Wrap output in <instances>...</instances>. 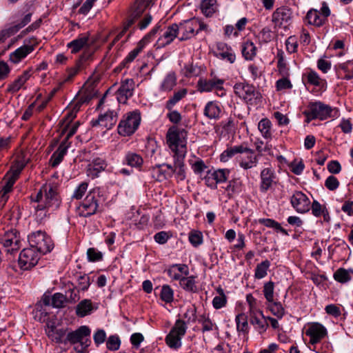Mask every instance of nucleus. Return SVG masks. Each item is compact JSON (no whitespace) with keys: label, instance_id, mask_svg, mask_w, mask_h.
<instances>
[{"label":"nucleus","instance_id":"obj_1","mask_svg":"<svg viewBox=\"0 0 353 353\" xmlns=\"http://www.w3.org/2000/svg\"><path fill=\"white\" fill-rule=\"evenodd\" d=\"M236 154H243L239 158V165L242 168L248 170L256 166L257 156L255 155L253 150L248 148L245 144L230 147L224 150L220 156V159L222 162H226Z\"/></svg>","mask_w":353,"mask_h":353},{"label":"nucleus","instance_id":"obj_2","mask_svg":"<svg viewBox=\"0 0 353 353\" xmlns=\"http://www.w3.org/2000/svg\"><path fill=\"white\" fill-rule=\"evenodd\" d=\"M187 131L179 128L177 126L170 127L166 134L167 143L170 148L174 152V157L179 156V152L183 150L186 154Z\"/></svg>","mask_w":353,"mask_h":353},{"label":"nucleus","instance_id":"obj_3","mask_svg":"<svg viewBox=\"0 0 353 353\" xmlns=\"http://www.w3.org/2000/svg\"><path fill=\"white\" fill-rule=\"evenodd\" d=\"M337 112L336 109H333L328 105L321 101H316L310 103L307 110H305L303 114L307 118L306 121L309 123L316 119L325 120L327 118L334 117L336 116Z\"/></svg>","mask_w":353,"mask_h":353},{"label":"nucleus","instance_id":"obj_4","mask_svg":"<svg viewBox=\"0 0 353 353\" xmlns=\"http://www.w3.org/2000/svg\"><path fill=\"white\" fill-rule=\"evenodd\" d=\"M141 123L140 113L137 111L130 112L123 115L120 121L117 130L123 137L133 134L138 129Z\"/></svg>","mask_w":353,"mask_h":353},{"label":"nucleus","instance_id":"obj_5","mask_svg":"<svg viewBox=\"0 0 353 353\" xmlns=\"http://www.w3.org/2000/svg\"><path fill=\"white\" fill-rule=\"evenodd\" d=\"M30 247L35 249L41 254L50 252L53 248L52 241L45 232L39 230L28 235Z\"/></svg>","mask_w":353,"mask_h":353},{"label":"nucleus","instance_id":"obj_6","mask_svg":"<svg viewBox=\"0 0 353 353\" xmlns=\"http://www.w3.org/2000/svg\"><path fill=\"white\" fill-rule=\"evenodd\" d=\"M44 191L43 203L37 204V210H43L46 208L52 210L57 209L61 203L60 197L57 192V185L55 183H46L42 186Z\"/></svg>","mask_w":353,"mask_h":353},{"label":"nucleus","instance_id":"obj_7","mask_svg":"<svg viewBox=\"0 0 353 353\" xmlns=\"http://www.w3.org/2000/svg\"><path fill=\"white\" fill-rule=\"evenodd\" d=\"M91 330L88 326H80L76 330L67 334L64 343L66 344L68 342L71 344L80 343L81 349L79 350V352H83L90 345V343L88 339H85L84 341V338L89 336Z\"/></svg>","mask_w":353,"mask_h":353},{"label":"nucleus","instance_id":"obj_8","mask_svg":"<svg viewBox=\"0 0 353 353\" xmlns=\"http://www.w3.org/2000/svg\"><path fill=\"white\" fill-rule=\"evenodd\" d=\"M160 28L161 25L158 23L148 34H146L138 43L137 46L133 50L130 52L127 57L123 59L121 62V66L127 67L128 63L132 62L137 55L142 51L145 45L150 43L152 39L157 34Z\"/></svg>","mask_w":353,"mask_h":353},{"label":"nucleus","instance_id":"obj_9","mask_svg":"<svg viewBox=\"0 0 353 353\" xmlns=\"http://www.w3.org/2000/svg\"><path fill=\"white\" fill-rule=\"evenodd\" d=\"M101 200L99 191L94 190L90 192L81 205V215L88 217L97 213L99 209Z\"/></svg>","mask_w":353,"mask_h":353},{"label":"nucleus","instance_id":"obj_10","mask_svg":"<svg viewBox=\"0 0 353 353\" xmlns=\"http://www.w3.org/2000/svg\"><path fill=\"white\" fill-rule=\"evenodd\" d=\"M42 254L31 247L24 248L19 256V265L23 270H28L34 267Z\"/></svg>","mask_w":353,"mask_h":353},{"label":"nucleus","instance_id":"obj_11","mask_svg":"<svg viewBox=\"0 0 353 353\" xmlns=\"http://www.w3.org/2000/svg\"><path fill=\"white\" fill-rule=\"evenodd\" d=\"M0 243L8 248L6 251L10 254L17 251L21 246V237L16 230L5 232L0 237Z\"/></svg>","mask_w":353,"mask_h":353},{"label":"nucleus","instance_id":"obj_12","mask_svg":"<svg viewBox=\"0 0 353 353\" xmlns=\"http://www.w3.org/2000/svg\"><path fill=\"white\" fill-rule=\"evenodd\" d=\"M25 44L20 48H18L13 52L10 54V60L14 63H17L21 59L26 57L34 50L37 45V39L31 37L29 39L25 40Z\"/></svg>","mask_w":353,"mask_h":353},{"label":"nucleus","instance_id":"obj_13","mask_svg":"<svg viewBox=\"0 0 353 353\" xmlns=\"http://www.w3.org/2000/svg\"><path fill=\"white\" fill-rule=\"evenodd\" d=\"M292 19V10L284 6L277 8L272 16V21L276 26L284 28L290 24Z\"/></svg>","mask_w":353,"mask_h":353},{"label":"nucleus","instance_id":"obj_14","mask_svg":"<svg viewBox=\"0 0 353 353\" xmlns=\"http://www.w3.org/2000/svg\"><path fill=\"white\" fill-rule=\"evenodd\" d=\"M292 207L299 213H305L310 209V201L309 198L301 191L295 192L290 199Z\"/></svg>","mask_w":353,"mask_h":353},{"label":"nucleus","instance_id":"obj_15","mask_svg":"<svg viewBox=\"0 0 353 353\" xmlns=\"http://www.w3.org/2000/svg\"><path fill=\"white\" fill-rule=\"evenodd\" d=\"M134 81L132 79H126L117 91V98L120 103H126L129 98L133 95Z\"/></svg>","mask_w":353,"mask_h":353},{"label":"nucleus","instance_id":"obj_16","mask_svg":"<svg viewBox=\"0 0 353 353\" xmlns=\"http://www.w3.org/2000/svg\"><path fill=\"white\" fill-rule=\"evenodd\" d=\"M305 334L310 337V343L312 345L319 343L327 335L326 328L319 323H312L305 332Z\"/></svg>","mask_w":353,"mask_h":353},{"label":"nucleus","instance_id":"obj_17","mask_svg":"<svg viewBox=\"0 0 353 353\" xmlns=\"http://www.w3.org/2000/svg\"><path fill=\"white\" fill-rule=\"evenodd\" d=\"M117 121V112L109 110L104 114L99 115L97 119L92 120L90 123L92 127L101 125L110 130L116 124Z\"/></svg>","mask_w":353,"mask_h":353},{"label":"nucleus","instance_id":"obj_18","mask_svg":"<svg viewBox=\"0 0 353 353\" xmlns=\"http://www.w3.org/2000/svg\"><path fill=\"white\" fill-rule=\"evenodd\" d=\"M198 25L199 24L196 22L195 18L184 21L178 24L179 31L182 32V35L179 38V40L185 41L196 35V28Z\"/></svg>","mask_w":353,"mask_h":353},{"label":"nucleus","instance_id":"obj_19","mask_svg":"<svg viewBox=\"0 0 353 353\" xmlns=\"http://www.w3.org/2000/svg\"><path fill=\"white\" fill-rule=\"evenodd\" d=\"M224 80L216 77L207 79H200L197 82L198 90L200 92H211L213 90H223Z\"/></svg>","mask_w":353,"mask_h":353},{"label":"nucleus","instance_id":"obj_20","mask_svg":"<svg viewBox=\"0 0 353 353\" xmlns=\"http://www.w3.org/2000/svg\"><path fill=\"white\" fill-rule=\"evenodd\" d=\"M179 32V28L178 24L172 23L171 26H169L163 35L159 38L157 41L158 45L161 47H164L171 43L177 37Z\"/></svg>","mask_w":353,"mask_h":353},{"label":"nucleus","instance_id":"obj_21","mask_svg":"<svg viewBox=\"0 0 353 353\" xmlns=\"http://www.w3.org/2000/svg\"><path fill=\"white\" fill-rule=\"evenodd\" d=\"M107 163L101 158H96L87 166L86 173L89 177L94 179L99 176V174L105 170Z\"/></svg>","mask_w":353,"mask_h":353},{"label":"nucleus","instance_id":"obj_22","mask_svg":"<svg viewBox=\"0 0 353 353\" xmlns=\"http://www.w3.org/2000/svg\"><path fill=\"white\" fill-rule=\"evenodd\" d=\"M67 329L58 328L54 325H47L46 333L48 338L57 343H64Z\"/></svg>","mask_w":353,"mask_h":353},{"label":"nucleus","instance_id":"obj_23","mask_svg":"<svg viewBox=\"0 0 353 353\" xmlns=\"http://www.w3.org/2000/svg\"><path fill=\"white\" fill-rule=\"evenodd\" d=\"M230 173V171L228 169H218L212 173L209 172L208 176L205 178L206 185L212 188V185L210 181L212 179L215 181V184L225 182Z\"/></svg>","mask_w":353,"mask_h":353},{"label":"nucleus","instance_id":"obj_24","mask_svg":"<svg viewBox=\"0 0 353 353\" xmlns=\"http://www.w3.org/2000/svg\"><path fill=\"white\" fill-rule=\"evenodd\" d=\"M260 190L261 192H266L272 186L275 174L270 168H265L261 172Z\"/></svg>","mask_w":353,"mask_h":353},{"label":"nucleus","instance_id":"obj_25","mask_svg":"<svg viewBox=\"0 0 353 353\" xmlns=\"http://www.w3.org/2000/svg\"><path fill=\"white\" fill-rule=\"evenodd\" d=\"M222 110L219 103L216 101H209L206 103L203 114L209 119L217 120L220 118Z\"/></svg>","mask_w":353,"mask_h":353},{"label":"nucleus","instance_id":"obj_26","mask_svg":"<svg viewBox=\"0 0 353 353\" xmlns=\"http://www.w3.org/2000/svg\"><path fill=\"white\" fill-rule=\"evenodd\" d=\"M216 48L219 51V57L229 61L230 63H234L236 55L231 46L224 42H218Z\"/></svg>","mask_w":353,"mask_h":353},{"label":"nucleus","instance_id":"obj_27","mask_svg":"<svg viewBox=\"0 0 353 353\" xmlns=\"http://www.w3.org/2000/svg\"><path fill=\"white\" fill-rule=\"evenodd\" d=\"M30 76L31 70H25L21 75L8 85L7 92L10 93L18 92L30 79Z\"/></svg>","mask_w":353,"mask_h":353},{"label":"nucleus","instance_id":"obj_28","mask_svg":"<svg viewBox=\"0 0 353 353\" xmlns=\"http://www.w3.org/2000/svg\"><path fill=\"white\" fill-rule=\"evenodd\" d=\"M88 34H81L74 40L67 44V48L71 50V53L75 54L79 52L84 47L88 46Z\"/></svg>","mask_w":353,"mask_h":353},{"label":"nucleus","instance_id":"obj_29","mask_svg":"<svg viewBox=\"0 0 353 353\" xmlns=\"http://www.w3.org/2000/svg\"><path fill=\"white\" fill-rule=\"evenodd\" d=\"M93 310L94 307L91 300L83 299L77 305L75 313L79 317H84L90 315Z\"/></svg>","mask_w":353,"mask_h":353},{"label":"nucleus","instance_id":"obj_30","mask_svg":"<svg viewBox=\"0 0 353 353\" xmlns=\"http://www.w3.org/2000/svg\"><path fill=\"white\" fill-rule=\"evenodd\" d=\"M256 51L257 48L252 41L247 40L242 43L241 53L245 59L249 61L254 59L256 55Z\"/></svg>","mask_w":353,"mask_h":353},{"label":"nucleus","instance_id":"obj_31","mask_svg":"<svg viewBox=\"0 0 353 353\" xmlns=\"http://www.w3.org/2000/svg\"><path fill=\"white\" fill-rule=\"evenodd\" d=\"M31 17L32 13L28 12L23 17L20 22L17 23L13 26H11L8 28L4 29L6 32V34H8V37H10V36L14 34L20 29H21L22 28L26 26L28 23H30L31 21Z\"/></svg>","mask_w":353,"mask_h":353},{"label":"nucleus","instance_id":"obj_32","mask_svg":"<svg viewBox=\"0 0 353 353\" xmlns=\"http://www.w3.org/2000/svg\"><path fill=\"white\" fill-rule=\"evenodd\" d=\"M176 74L174 72H170L163 80L160 90L164 92L171 91L176 85Z\"/></svg>","mask_w":353,"mask_h":353},{"label":"nucleus","instance_id":"obj_33","mask_svg":"<svg viewBox=\"0 0 353 353\" xmlns=\"http://www.w3.org/2000/svg\"><path fill=\"white\" fill-rule=\"evenodd\" d=\"M123 163L136 168H140L143 163V159L141 155L128 152L124 158Z\"/></svg>","mask_w":353,"mask_h":353},{"label":"nucleus","instance_id":"obj_34","mask_svg":"<svg viewBox=\"0 0 353 353\" xmlns=\"http://www.w3.org/2000/svg\"><path fill=\"white\" fill-rule=\"evenodd\" d=\"M196 277L194 276H185L181 279L180 286L186 292L191 293H196L199 288L196 284Z\"/></svg>","mask_w":353,"mask_h":353},{"label":"nucleus","instance_id":"obj_35","mask_svg":"<svg viewBox=\"0 0 353 353\" xmlns=\"http://www.w3.org/2000/svg\"><path fill=\"white\" fill-rule=\"evenodd\" d=\"M185 155H184V152L183 150L179 152V155L174 157V167L175 169H178L176 172V175L181 181H183L185 179V172L184 169V158Z\"/></svg>","mask_w":353,"mask_h":353},{"label":"nucleus","instance_id":"obj_36","mask_svg":"<svg viewBox=\"0 0 353 353\" xmlns=\"http://www.w3.org/2000/svg\"><path fill=\"white\" fill-rule=\"evenodd\" d=\"M306 19L310 24L317 27H320L325 23V21L322 19L319 11L316 9H311L307 12Z\"/></svg>","mask_w":353,"mask_h":353},{"label":"nucleus","instance_id":"obj_37","mask_svg":"<svg viewBox=\"0 0 353 353\" xmlns=\"http://www.w3.org/2000/svg\"><path fill=\"white\" fill-rule=\"evenodd\" d=\"M152 174L153 178L157 181H163L170 178V174L165 168V163L156 165L152 168Z\"/></svg>","mask_w":353,"mask_h":353},{"label":"nucleus","instance_id":"obj_38","mask_svg":"<svg viewBox=\"0 0 353 353\" xmlns=\"http://www.w3.org/2000/svg\"><path fill=\"white\" fill-rule=\"evenodd\" d=\"M66 153V147L64 145V144L62 145H59L57 150L52 154L50 157L51 166L55 168L59 165Z\"/></svg>","mask_w":353,"mask_h":353},{"label":"nucleus","instance_id":"obj_39","mask_svg":"<svg viewBox=\"0 0 353 353\" xmlns=\"http://www.w3.org/2000/svg\"><path fill=\"white\" fill-rule=\"evenodd\" d=\"M201 9L206 17H211L217 10L216 0H203Z\"/></svg>","mask_w":353,"mask_h":353},{"label":"nucleus","instance_id":"obj_40","mask_svg":"<svg viewBox=\"0 0 353 353\" xmlns=\"http://www.w3.org/2000/svg\"><path fill=\"white\" fill-rule=\"evenodd\" d=\"M187 92V90L185 88L174 92L173 96L167 101L165 105L166 109L171 110L176 103L185 97Z\"/></svg>","mask_w":353,"mask_h":353},{"label":"nucleus","instance_id":"obj_41","mask_svg":"<svg viewBox=\"0 0 353 353\" xmlns=\"http://www.w3.org/2000/svg\"><path fill=\"white\" fill-rule=\"evenodd\" d=\"M181 336L175 334L174 331H170L165 337L166 344L171 348L178 349L181 346Z\"/></svg>","mask_w":353,"mask_h":353},{"label":"nucleus","instance_id":"obj_42","mask_svg":"<svg viewBox=\"0 0 353 353\" xmlns=\"http://www.w3.org/2000/svg\"><path fill=\"white\" fill-rule=\"evenodd\" d=\"M271 126L272 123L268 119H263L259 121L258 128L264 138H272Z\"/></svg>","mask_w":353,"mask_h":353},{"label":"nucleus","instance_id":"obj_43","mask_svg":"<svg viewBox=\"0 0 353 353\" xmlns=\"http://www.w3.org/2000/svg\"><path fill=\"white\" fill-rule=\"evenodd\" d=\"M270 266V262L268 260H265L257 264L254 272L255 278L257 279H261L264 278L268 274V270Z\"/></svg>","mask_w":353,"mask_h":353},{"label":"nucleus","instance_id":"obj_44","mask_svg":"<svg viewBox=\"0 0 353 353\" xmlns=\"http://www.w3.org/2000/svg\"><path fill=\"white\" fill-rule=\"evenodd\" d=\"M350 272L353 273V270H347L343 268H339L334 273V279L341 283H345L351 280V276Z\"/></svg>","mask_w":353,"mask_h":353},{"label":"nucleus","instance_id":"obj_45","mask_svg":"<svg viewBox=\"0 0 353 353\" xmlns=\"http://www.w3.org/2000/svg\"><path fill=\"white\" fill-rule=\"evenodd\" d=\"M219 296H215L212 301L213 307L215 309H220L225 305L227 300L223 290L219 287L216 289Z\"/></svg>","mask_w":353,"mask_h":353},{"label":"nucleus","instance_id":"obj_46","mask_svg":"<svg viewBox=\"0 0 353 353\" xmlns=\"http://www.w3.org/2000/svg\"><path fill=\"white\" fill-rule=\"evenodd\" d=\"M351 65H353V61H347L345 63L336 65L335 68L336 70H338V69H341L345 73L344 77L345 79L350 80L353 79V67L350 68Z\"/></svg>","mask_w":353,"mask_h":353},{"label":"nucleus","instance_id":"obj_47","mask_svg":"<svg viewBox=\"0 0 353 353\" xmlns=\"http://www.w3.org/2000/svg\"><path fill=\"white\" fill-rule=\"evenodd\" d=\"M268 308L271 311L273 315L276 316L279 319H281L285 314L284 307L282 306L280 302H268Z\"/></svg>","mask_w":353,"mask_h":353},{"label":"nucleus","instance_id":"obj_48","mask_svg":"<svg viewBox=\"0 0 353 353\" xmlns=\"http://www.w3.org/2000/svg\"><path fill=\"white\" fill-rule=\"evenodd\" d=\"M188 239L194 247H198L203 243V234L199 230H192L189 233Z\"/></svg>","mask_w":353,"mask_h":353},{"label":"nucleus","instance_id":"obj_49","mask_svg":"<svg viewBox=\"0 0 353 353\" xmlns=\"http://www.w3.org/2000/svg\"><path fill=\"white\" fill-rule=\"evenodd\" d=\"M259 223L264 225L265 226L270 228H274L275 230L281 232L282 233L287 234V232L283 229L280 223L271 219H260Z\"/></svg>","mask_w":353,"mask_h":353},{"label":"nucleus","instance_id":"obj_50","mask_svg":"<svg viewBox=\"0 0 353 353\" xmlns=\"http://www.w3.org/2000/svg\"><path fill=\"white\" fill-rule=\"evenodd\" d=\"M244 94L242 98L247 101H252L253 99H256L260 96V93L256 91L255 88L250 84H246Z\"/></svg>","mask_w":353,"mask_h":353},{"label":"nucleus","instance_id":"obj_51","mask_svg":"<svg viewBox=\"0 0 353 353\" xmlns=\"http://www.w3.org/2000/svg\"><path fill=\"white\" fill-rule=\"evenodd\" d=\"M160 297L164 302L171 303L173 301L174 297L173 290L168 285H163Z\"/></svg>","mask_w":353,"mask_h":353},{"label":"nucleus","instance_id":"obj_52","mask_svg":"<svg viewBox=\"0 0 353 353\" xmlns=\"http://www.w3.org/2000/svg\"><path fill=\"white\" fill-rule=\"evenodd\" d=\"M259 313L264 319L261 320L257 316L253 315L251 316L250 322L254 325L256 326V327L259 330L260 332H262L266 330L267 327H268V324L266 322V319L263 315V312L260 311Z\"/></svg>","mask_w":353,"mask_h":353},{"label":"nucleus","instance_id":"obj_53","mask_svg":"<svg viewBox=\"0 0 353 353\" xmlns=\"http://www.w3.org/2000/svg\"><path fill=\"white\" fill-rule=\"evenodd\" d=\"M274 283L272 281H268L264 284L263 294L268 302H272L274 300Z\"/></svg>","mask_w":353,"mask_h":353},{"label":"nucleus","instance_id":"obj_54","mask_svg":"<svg viewBox=\"0 0 353 353\" xmlns=\"http://www.w3.org/2000/svg\"><path fill=\"white\" fill-rule=\"evenodd\" d=\"M187 330L185 322L183 320L178 319L176 321L174 325L172 327L170 331H174L175 334H177L179 336L183 337Z\"/></svg>","mask_w":353,"mask_h":353},{"label":"nucleus","instance_id":"obj_55","mask_svg":"<svg viewBox=\"0 0 353 353\" xmlns=\"http://www.w3.org/2000/svg\"><path fill=\"white\" fill-rule=\"evenodd\" d=\"M121 345V341L118 336L112 335L109 336L106 341V347L109 350L115 351L119 350Z\"/></svg>","mask_w":353,"mask_h":353},{"label":"nucleus","instance_id":"obj_56","mask_svg":"<svg viewBox=\"0 0 353 353\" xmlns=\"http://www.w3.org/2000/svg\"><path fill=\"white\" fill-rule=\"evenodd\" d=\"M236 323L238 331H247L248 324L247 322V317L244 314H239L236 316Z\"/></svg>","mask_w":353,"mask_h":353},{"label":"nucleus","instance_id":"obj_57","mask_svg":"<svg viewBox=\"0 0 353 353\" xmlns=\"http://www.w3.org/2000/svg\"><path fill=\"white\" fill-rule=\"evenodd\" d=\"M184 76L191 77L198 76L200 73V69L198 66L192 64L185 65L183 68Z\"/></svg>","mask_w":353,"mask_h":353},{"label":"nucleus","instance_id":"obj_58","mask_svg":"<svg viewBox=\"0 0 353 353\" xmlns=\"http://www.w3.org/2000/svg\"><path fill=\"white\" fill-rule=\"evenodd\" d=\"M67 299L65 295L61 293H55L52 296V305L54 307L61 308L64 305V303L66 301Z\"/></svg>","mask_w":353,"mask_h":353},{"label":"nucleus","instance_id":"obj_59","mask_svg":"<svg viewBox=\"0 0 353 353\" xmlns=\"http://www.w3.org/2000/svg\"><path fill=\"white\" fill-rule=\"evenodd\" d=\"M199 323L202 325L203 332L211 331L213 329L214 324L209 317H206L205 315H202L199 318Z\"/></svg>","mask_w":353,"mask_h":353},{"label":"nucleus","instance_id":"obj_60","mask_svg":"<svg viewBox=\"0 0 353 353\" xmlns=\"http://www.w3.org/2000/svg\"><path fill=\"white\" fill-rule=\"evenodd\" d=\"M88 259L90 261H99L102 259V253L94 248H90L87 251Z\"/></svg>","mask_w":353,"mask_h":353},{"label":"nucleus","instance_id":"obj_61","mask_svg":"<svg viewBox=\"0 0 353 353\" xmlns=\"http://www.w3.org/2000/svg\"><path fill=\"white\" fill-rule=\"evenodd\" d=\"M325 186L331 191L336 190L339 186V181L338 179L331 175L329 176L325 181Z\"/></svg>","mask_w":353,"mask_h":353},{"label":"nucleus","instance_id":"obj_62","mask_svg":"<svg viewBox=\"0 0 353 353\" xmlns=\"http://www.w3.org/2000/svg\"><path fill=\"white\" fill-rule=\"evenodd\" d=\"M90 285V279L88 275L80 276L78 279V288L80 290H87Z\"/></svg>","mask_w":353,"mask_h":353},{"label":"nucleus","instance_id":"obj_63","mask_svg":"<svg viewBox=\"0 0 353 353\" xmlns=\"http://www.w3.org/2000/svg\"><path fill=\"white\" fill-rule=\"evenodd\" d=\"M142 10H134L132 14L129 17V18L127 19V21L125 22L123 29L127 31L130 27H131L136 20L139 17L140 14H141Z\"/></svg>","mask_w":353,"mask_h":353},{"label":"nucleus","instance_id":"obj_64","mask_svg":"<svg viewBox=\"0 0 353 353\" xmlns=\"http://www.w3.org/2000/svg\"><path fill=\"white\" fill-rule=\"evenodd\" d=\"M310 208L312 214L316 217H319L324 210L326 209L325 206H323L319 202L315 200L312 203Z\"/></svg>","mask_w":353,"mask_h":353}]
</instances>
